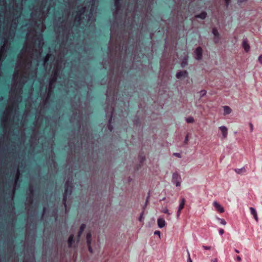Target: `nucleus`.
Returning <instances> with one entry per match:
<instances>
[{
	"instance_id": "nucleus-1",
	"label": "nucleus",
	"mask_w": 262,
	"mask_h": 262,
	"mask_svg": "<svg viewBox=\"0 0 262 262\" xmlns=\"http://www.w3.org/2000/svg\"><path fill=\"white\" fill-rule=\"evenodd\" d=\"M73 186L71 183L67 182L65 184V189L63 193V204L65 207H67L66 201L67 196L71 195L72 192Z\"/></svg>"
},
{
	"instance_id": "nucleus-2",
	"label": "nucleus",
	"mask_w": 262,
	"mask_h": 262,
	"mask_svg": "<svg viewBox=\"0 0 262 262\" xmlns=\"http://www.w3.org/2000/svg\"><path fill=\"white\" fill-rule=\"evenodd\" d=\"M181 178L178 172H174L172 174V182L176 184L177 187H179L181 185Z\"/></svg>"
},
{
	"instance_id": "nucleus-3",
	"label": "nucleus",
	"mask_w": 262,
	"mask_h": 262,
	"mask_svg": "<svg viewBox=\"0 0 262 262\" xmlns=\"http://www.w3.org/2000/svg\"><path fill=\"white\" fill-rule=\"evenodd\" d=\"M86 244L88 247L89 251L92 253H93V249L91 247V241H92V234L90 232H88L86 234Z\"/></svg>"
},
{
	"instance_id": "nucleus-4",
	"label": "nucleus",
	"mask_w": 262,
	"mask_h": 262,
	"mask_svg": "<svg viewBox=\"0 0 262 262\" xmlns=\"http://www.w3.org/2000/svg\"><path fill=\"white\" fill-rule=\"evenodd\" d=\"M85 9V8L82 7L77 12V15L75 17V21L78 24H80V21L81 20V15L84 13Z\"/></svg>"
},
{
	"instance_id": "nucleus-5",
	"label": "nucleus",
	"mask_w": 262,
	"mask_h": 262,
	"mask_svg": "<svg viewBox=\"0 0 262 262\" xmlns=\"http://www.w3.org/2000/svg\"><path fill=\"white\" fill-rule=\"evenodd\" d=\"M212 33L214 36V40L215 43H218L220 40V36L216 28H213L212 29Z\"/></svg>"
},
{
	"instance_id": "nucleus-6",
	"label": "nucleus",
	"mask_w": 262,
	"mask_h": 262,
	"mask_svg": "<svg viewBox=\"0 0 262 262\" xmlns=\"http://www.w3.org/2000/svg\"><path fill=\"white\" fill-rule=\"evenodd\" d=\"M195 53L196 56V59L197 60H201L202 58V49L201 47H198L195 51Z\"/></svg>"
},
{
	"instance_id": "nucleus-7",
	"label": "nucleus",
	"mask_w": 262,
	"mask_h": 262,
	"mask_svg": "<svg viewBox=\"0 0 262 262\" xmlns=\"http://www.w3.org/2000/svg\"><path fill=\"white\" fill-rule=\"evenodd\" d=\"M86 228V225L84 224H82L81 225L80 227V229H79V230L78 232V234H77V242H79V239H80V238L84 231V230L85 229V228Z\"/></svg>"
},
{
	"instance_id": "nucleus-8",
	"label": "nucleus",
	"mask_w": 262,
	"mask_h": 262,
	"mask_svg": "<svg viewBox=\"0 0 262 262\" xmlns=\"http://www.w3.org/2000/svg\"><path fill=\"white\" fill-rule=\"evenodd\" d=\"M188 76V73L186 71H182L179 72H178L176 74V77L178 79H180L182 78L187 77Z\"/></svg>"
},
{
	"instance_id": "nucleus-9",
	"label": "nucleus",
	"mask_w": 262,
	"mask_h": 262,
	"mask_svg": "<svg viewBox=\"0 0 262 262\" xmlns=\"http://www.w3.org/2000/svg\"><path fill=\"white\" fill-rule=\"evenodd\" d=\"M213 204L216 210L219 212L223 213L224 212V208L217 202H214Z\"/></svg>"
},
{
	"instance_id": "nucleus-10",
	"label": "nucleus",
	"mask_w": 262,
	"mask_h": 262,
	"mask_svg": "<svg viewBox=\"0 0 262 262\" xmlns=\"http://www.w3.org/2000/svg\"><path fill=\"white\" fill-rule=\"evenodd\" d=\"M219 129L221 130L223 138H226L228 135L227 128L225 126H222L219 127Z\"/></svg>"
},
{
	"instance_id": "nucleus-11",
	"label": "nucleus",
	"mask_w": 262,
	"mask_h": 262,
	"mask_svg": "<svg viewBox=\"0 0 262 262\" xmlns=\"http://www.w3.org/2000/svg\"><path fill=\"white\" fill-rule=\"evenodd\" d=\"M250 210L251 214L252 215H253L254 219L257 222L258 221V216H257V215L256 211L253 207H250Z\"/></svg>"
},
{
	"instance_id": "nucleus-12",
	"label": "nucleus",
	"mask_w": 262,
	"mask_h": 262,
	"mask_svg": "<svg viewBox=\"0 0 262 262\" xmlns=\"http://www.w3.org/2000/svg\"><path fill=\"white\" fill-rule=\"evenodd\" d=\"M73 242H74V235L71 234L69 236L68 241V247L69 248H72L73 247Z\"/></svg>"
},
{
	"instance_id": "nucleus-13",
	"label": "nucleus",
	"mask_w": 262,
	"mask_h": 262,
	"mask_svg": "<svg viewBox=\"0 0 262 262\" xmlns=\"http://www.w3.org/2000/svg\"><path fill=\"white\" fill-rule=\"evenodd\" d=\"M224 110V115H227L230 114L231 113L232 110L228 106H223Z\"/></svg>"
},
{
	"instance_id": "nucleus-14",
	"label": "nucleus",
	"mask_w": 262,
	"mask_h": 262,
	"mask_svg": "<svg viewBox=\"0 0 262 262\" xmlns=\"http://www.w3.org/2000/svg\"><path fill=\"white\" fill-rule=\"evenodd\" d=\"M165 225V220L163 219L159 218L158 219V225L159 228H162Z\"/></svg>"
},
{
	"instance_id": "nucleus-15",
	"label": "nucleus",
	"mask_w": 262,
	"mask_h": 262,
	"mask_svg": "<svg viewBox=\"0 0 262 262\" xmlns=\"http://www.w3.org/2000/svg\"><path fill=\"white\" fill-rule=\"evenodd\" d=\"M115 6L116 8L117 11L119 10L122 6L121 0H115Z\"/></svg>"
},
{
	"instance_id": "nucleus-16",
	"label": "nucleus",
	"mask_w": 262,
	"mask_h": 262,
	"mask_svg": "<svg viewBox=\"0 0 262 262\" xmlns=\"http://www.w3.org/2000/svg\"><path fill=\"white\" fill-rule=\"evenodd\" d=\"M207 16V13L205 11L201 12L200 14L196 15V18H201L204 19Z\"/></svg>"
},
{
	"instance_id": "nucleus-17",
	"label": "nucleus",
	"mask_w": 262,
	"mask_h": 262,
	"mask_svg": "<svg viewBox=\"0 0 262 262\" xmlns=\"http://www.w3.org/2000/svg\"><path fill=\"white\" fill-rule=\"evenodd\" d=\"M243 47L246 52H248L250 49V46L246 41H244L243 42Z\"/></svg>"
},
{
	"instance_id": "nucleus-18",
	"label": "nucleus",
	"mask_w": 262,
	"mask_h": 262,
	"mask_svg": "<svg viewBox=\"0 0 262 262\" xmlns=\"http://www.w3.org/2000/svg\"><path fill=\"white\" fill-rule=\"evenodd\" d=\"M112 120H113V114H112L111 115L110 119L109 120V124L108 125V128L110 132H112L113 130V126L111 124Z\"/></svg>"
},
{
	"instance_id": "nucleus-19",
	"label": "nucleus",
	"mask_w": 262,
	"mask_h": 262,
	"mask_svg": "<svg viewBox=\"0 0 262 262\" xmlns=\"http://www.w3.org/2000/svg\"><path fill=\"white\" fill-rule=\"evenodd\" d=\"M185 203V200L183 198L181 200V202L179 205L178 210H182L184 208Z\"/></svg>"
},
{
	"instance_id": "nucleus-20",
	"label": "nucleus",
	"mask_w": 262,
	"mask_h": 262,
	"mask_svg": "<svg viewBox=\"0 0 262 262\" xmlns=\"http://www.w3.org/2000/svg\"><path fill=\"white\" fill-rule=\"evenodd\" d=\"M235 171L238 174H241L242 173L245 172L246 170L245 168H243L241 169H235Z\"/></svg>"
},
{
	"instance_id": "nucleus-21",
	"label": "nucleus",
	"mask_w": 262,
	"mask_h": 262,
	"mask_svg": "<svg viewBox=\"0 0 262 262\" xmlns=\"http://www.w3.org/2000/svg\"><path fill=\"white\" fill-rule=\"evenodd\" d=\"M138 158H139V161H140V164H143V162H144V160H145V156H142V155H140V156H139Z\"/></svg>"
},
{
	"instance_id": "nucleus-22",
	"label": "nucleus",
	"mask_w": 262,
	"mask_h": 262,
	"mask_svg": "<svg viewBox=\"0 0 262 262\" xmlns=\"http://www.w3.org/2000/svg\"><path fill=\"white\" fill-rule=\"evenodd\" d=\"M161 212L167 214L168 215L170 214V213L169 212L168 210L166 208L163 209L161 210Z\"/></svg>"
},
{
	"instance_id": "nucleus-23",
	"label": "nucleus",
	"mask_w": 262,
	"mask_h": 262,
	"mask_svg": "<svg viewBox=\"0 0 262 262\" xmlns=\"http://www.w3.org/2000/svg\"><path fill=\"white\" fill-rule=\"evenodd\" d=\"M186 121L188 123H192L194 121V119L192 117H189L187 118Z\"/></svg>"
},
{
	"instance_id": "nucleus-24",
	"label": "nucleus",
	"mask_w": 262,
	"mask_h": 262,
	"mask_svg": "<svg viewBox=\"0 0 262 262\" xmlns=\"http://www.w3.org/2000/svg\"><path fill=\"white\" fill-rule=\"evenodd\" d=\"M219 220L220 221V223L222 225H225L226 224V222L224 219L219 218Z\"/></svg>"
},
{
	"instance_id": "nucleus-25",
	"label": "nucleus",
	"mask_w": 262,
	"mask_h": 262,
	"mask_svg": "<svg viewBox=\"0 0 262 262\" xmlns=\"http://www.w3.org/2000/svg\"><path fill=\"white\" fill-rule=\"evenodd\" d=\"M187 254H188V258H187V262H192V261L190 258L189 252L188 250H187Z\"/></svg>"
},
{
	"instance_id": "nucleus-26",
	"label": "nucleus",
	"mask_w": 262,
	"mask_h": 262,
	"mask_svg": "<svg viewBox=\"0 0 262 262\" xmlns=\"http://www.w3.org/2000/svg\"><path fill=\"white\" fill-rule=\"evenodd\" d=\"M202 247L205 249V250H210L211 249V247L210 246H203Z\"/></svg>"
},
{
	"instance_id": "nucleus-27",
	"label": "nucleus",
	"mask_w": 262,
	"mask_h": 262,
	"mask_svg": "<svg viewBox=\"0 0 262 262\" xmlns=\"http://www.w3.org/2000/svg\"><path fill=\"white\" fill-rule=\"evenodd\" d=\"M249 126H250V132H252L253 130V126L251 123H249Z\"/></svg>"
},
{
	"instance_id": "nucleus-28",
	"label": "nucleus",
	"mask_w": 262,
	"mask_h": 262,
	"mask_svg": "<svg viewBox=\"0 0 262 262\" xmlns=\"http://www.w3.org/2000/svg\"><path fill=\"white\" fill-rule=\"evenodd\" d=\"M226 6L228 7L230 4V0H225Z\"/></svg>"
},
{
	"instance_id": "nucleus-29",
	"label": "nucleus",
	"mask_w": 262,
	"mask_h": 262,
	"mask_svg": "<svg viewBox=\"0 0 262 262\" xmlns=\"http://www.w3.org/2000/svg\"><path fill=\"white\" fill-rule=\"evenodd\" d=\"M258 61L262 64V55L259 56Z\"/></svg>"
},
{
	"instance_id": "nucleus-30",
	"label": "nucleus",
	"mask_w": 262,
	"mask_h": 262,
	"mask_svg": "<svg viewBox=\"0 0 262 262\" xmlns=\"http://www.w3.org/2000/svg\"><path fill=\"white\" fill-rule=\"evenodd\" d=\"M224 229H220L219 230V233H220L221 235L223 234H224Z\"/></svg>"
},
{
	"instance_id": "nucleus-31",
	"label": "nucleus",
	"mask_w": 262,
	"mask_h": 262,
	"mask_svg": "<svg viewBox=\"0 0 262 262\" xmlns=\"http://www.w3.org/2000/svg\"><path fill=\"white\" fill-rule=\"evenodd\" d=\"M236 259L237 262H241V258L239 256H237Z\"/></svg>"
},
{
	"instance_id": "nucleus-32",
	"label": "nucleus",
	"mask_w": 262,
	"mask_h": 262,
	"mask_svg": "<svg viewBox=\"0 0 262 262\" xmlns=\"http://www.w3.org/2000/svg\"><path fill=\"white\" fill-rule=\"evenodd\" d=\"M200 93H201V95L202 96H203L206 94V92L205 91H201Z\"/></svg>"
},
{
	"instance_id": "nucleus-33",
	"label": "nucleus",
	"mask_w": 262,
	"mask_h": 262,
	"mask_svg": "<svg viewBox=\"0 0 262 262\" xmlns=\"http://www.w3.org/2000/svg\"><path fill=\"white\" fill-rule=\"evenodd\" d=\"M188 141V135H187L185 137V141H184V142L185 144H187V142Z\"/></svg>"
},
{
	"instance_id": "nucleus-34",
	"label": "nucleus",
	"mask_w": 262,
	"mask_h": 262,
	"mask_svg": "<svg viewBox=\"0 0 262 262\" xmlns=\"http://www.w3.org/2000/svg\"><path fill=\"white\" fill-rule=\"evenodd\" d=\"M181 210H178L177 211V217H179L181 214Z\"/></svg>"
},
{
	"instance_id": "nucleus-35",
	"label": "nucleus",
	"mask_w": 262,
	"mask_h": 262,
	"mask_svg": "<svg viewBox=\"0 0 262 262\" xmlns=\"http://www.w3.org/2000/svg\"><path fill=\"white\" fill-rule=\"evenodd\" d=\"M173 155H174L175 156H177L178 157H181L180 154L179 153H174Z\"/></svg>"
},
{
	"instance_id": "nucleus-36",
	"label": "nucleus",
	"mask_w": 262,
	"mask_h": 262,
	"mask_svg": "<svg viewBox=\"0 0 262 262\" xmlns=\"http://www.w3.org/2000/svg\"><path fill=\"white\" fill-rule=\"evenodd\" d=\"M155 234H157V235H159L160 236V232L159 231H156L155 232Z\"/></svg>"
},
{
	"instance_id": "nucleus-37",
	"label": "nucleus",
	"mask_w": 262,
	"mask_h": 262,
	"mask_svg": "<svg viewBox=\"0 0 262 262\" xmlns=\"http://www.w3.org/2000/svg\"><path fill=\"white\" fill-rule=\"evenodd\" d=\"M237 1L238 3H242L246 1L247 0H237Z\"/></svg>"
},
{
	"instance_id": "nucleus-38",
	"label": "nucleus",
	"mask_w": 262,
	"mask_h": 262,
	"mask_svg": "<svg viewBox=\"0 0 262 262\" xmlns=\"http://www.w3.org/2000/svg\"><path fill=\"white\" fill-rule=\"evenodd\" d=\"M143 214V212H142V213H141V216H140V218H139V221H142V218Z\"/></svg>"
},
{
	"instance_id": "nucleus-39",
	"label": "nucleus",
	"mask_w": 262,
	"mask_h": 262,
	"mask_svg": "<svg viewBox=\"0 0 262 262\" xmlns=\"http://www.w3.org/2000/svg\"><path fill=\"white\" fill-rule=\"evenodd\" d=\"M211 261H212V262H217V260L216 258L212 259Z\"/></svg>"
},
{
	"instance_id": "nucleus-40",
	"label": "nucleus",
	"mask_w": 262,
	"mask_h": 262,
	"mask_svg": "<svg viewBox=\"0 0 262 262\" xmlns=\"http://www.w3.org/2000/svg\"><path fill=\"white\" fill-rule=\"evenodd\" d=\"M234 251H235V252L236 253H239V251L238 250H237V249H235V250H234Z\"/></svg>"
},
{
	"instance_id": "nucleus-41",
	"label": "nucleus",
	"mask_w": 262,
	"mask_h": 262,
	"mask_svg": "<svg viewBox=\"0 0 262 262\" xmlns=\"http://www.w3.org/2000/svg\"><path fill=\"white\" fill-rule=\"evenodd\" d=\"M184 64H185L184 62L183 61L182 63V66L184 67Z\"/></svg>"
},
{
	"instance_id": "nucleus-42",
	"label": "nucleus",
	"mask_w": 262,
	"mask_h": 262,
	"mask_svg": "<svg viewBox=\"0 0 262 262\" xmlns=\"http://www.w3.org/2000/svg\"><path fill=\"white\" fill-rule=\"evenodd\" d=\"M30 192L31 193H33V190L32 189H30Z\"/></svg>"
},
{
	"instance_id": "nucleus-43",
	"label": "nucleus",
	"mask_w": 262,
	"mask_h": 262,
	"mask_svg": "<svg viewBox=\"0 0 262 262\" xmlns=\"http://www.w3.org/2000/svg\"><path fill=\"white\" fill-rule=\"evenodd\" d=\"M43 179H46V176L43 177Z\"/></svg>"
}]
</instances>
